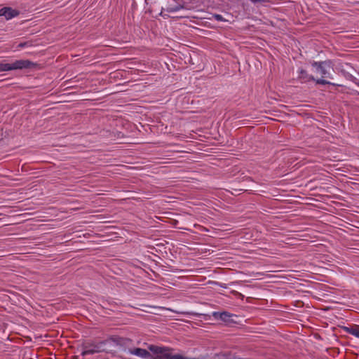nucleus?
<instances>
[{
  "instance_id": "obj_1",
  "label": "nucleus",
  "mask_w": 359,
  "mask_h": 359,
  "mask_svg": "<svg viewBox=\"0 0 359 359\" xmlns=\"http://www.w3.org/2000/svg\"><path fill=\"white\" fill-rule=\"evenodd\" d=\"M108 343V340H104L99 342L87 341L82 344L83 351L81 355L85 356L86 355H93L101 352H109V350L104 348V346Z\"/></svg>"
},
{
  "instance_id": "obj_2",
  "label": "nucleus",
  "mask_w": 359,
  "mask_h": 359,
  "mask_svg": "<svg viewBox=\"0 0 359 359\" xmlns=\"http://www.w3.org/2000/svg\"><path fill=\"white\" fill-rule=\"evenodd\" d=\"M35 66V64L28 60H16L13 64L0 62V72L14 69H30Z\"/></svg>"
},
{
  "instance_id": "obj_3",
  "label": "nucleus",
  "mask_w": 359,
  "mask_h": 359,
  "mask_svg": "<svg viewBox=\"0 0 359 359\" xmlns=\"http://www.w3.org/2000/svg\"><path fill=\"white\" fill-rule=\"evenodd\" d=\"M312 66L316 67L317 72H320L322 77H330L329 72L327 70V67L330 68V61H323V62H313L312 63Z\"/></svg>"
},
{
  "instance_id": "obj_4",
  "label": "nucleus",
  "mask_w": 359,
  "mask_h": 359,
  "mask_svg": "<svg viewBox=\"0 0 359 359\" xmlns=\"http://www.w3.org/2000/svg\"><path fill=\"white\" fill-rule=\"evenodd\" d=\"M20 12L18 10L13 9L11 7H4L0 9V16H4L6 20H10L18 16Z\"/></svg>"
},
{
  "instance_id": "obj_5",
  "label": "nucleus",
  "mask_w": 359,
  "mask_h": 359,
  "mask_svg": "<svg viewBox=\"0 0 359 359\" xmlns=\"http://www.w3.org/2000/svg\"><path fill=\"white\" fill-rule=\"evenodd\" d=\"M129 353L133 355H137V356L143 358H147L151 355L148 351H147L146 349L141 348H135L130 349Z\"/></svg>"
},
{
  "instance_id": "obj_6",
  "label": "nucleus",
  "mask_w": 359,
  "mask_h": 359,
  "mask_svg": "<svg viewBox=\"0 0 359 359\" xmlns=\"http://www.w3.org/2000/svg\"><path fill=\"white\" fill-rule=\"evenodd\" d=\"M344 330L347 333L359 338V325H354L351 327H346Z\"/></svg>"
},
{
  "instance_id": "obj_7",
  "label": "nucleus",
  "mask_w": 359,
  "mask_h": 359,
  "mask_svg": "<svg viewBox=\"0 0 359 359\" xmlns=\"http://www.w3.org/2000/svg\"><path fill=\"white\" fill-rule=\"evenodd\" d=\"M299 78L300 79H303L304 81H315L314 77L313 76L309 75L307 72L304 69L300 70Z\"/></svg>"
},
{
  "instance_id": "obj_8",
  "label": "nucleus",
  "mask_w": 359,
  "mask_h": 359,
  "mask_svg": "<svg viewBox=\"0 0 359 359\" xmlns=\"http://www.w3.org/2000/svg\"><path fill=\"white\" fill-rule=\"evenodd\" d=\"M213 316L215 318H217L219 316V318H221L222 320H226L227 318L230 317V315L227 312H222V313L215 312V313H213Z\"/></svg>"
},
{
  "instance_id": "obj_9",
  "label": "nucleus",
  "mask_w": 359,
  "mask_h": 359,
  "mask_svg": "<svg viewBox=\"0 0 359 359\" xmlns=\"http://www.w3.org/2000/svg\"><path fill=\"white\" fill-rule=\"evenodd\" d=\"M184 6H181V5H178L177 6H175V7H169L166 10L168 12H175V11H180V9L183 8Z\"/></svg>"
},
{
  "instance_id": "obj_10",
  "label": "nucleus",
  "mask_w": 359,
  "mask_h": 359,
  "mask_svg": "<svg viewBox=\"0 0 359 359\" xmlns=\"http://www.w3.org/2000/svg\"><path fill=\"white\" fill-rule=\"evenodd\" d=\"M316 83H318V84H323V85L330 84V85H333V86L336 85L334 83H331L327 80L323 79H317V80H316Z\"/></svg>"
},
{
  "instance_id": "obj_11",
  "label": "nucleus",
  "mask_w": 359,
  "mask_h": 359,
  "mask_svg": "<svg viewBox=\"0 0 359 359\" xmlns=\"http://www.w3.org/2000/svg\"><path fill=\"white\" fill-rule=\"evenodd\" d=\"M32 46V44L31 41H26V42L19 43L18 47V48H24L26 46Z\"/></svg>"
},
{
  "instance_id": "obj_12",
  "label": "nucleus",
  "mask_w": 359,
  "mask_h": 359,
  "mask_svg": "<svg viewBox=\"0 0 359 359\" xmlns=\"http://www.w3.org/2000/svg\"><path fill=\"white\" fill-rule=\"evenodd\" d=\"M253 4L269 2V0H250Z\"/></svg>"
},
{
  "instance_id": "obj_13",
  "label": "nucleus",
  "mask_w": 359,
  "mask_h": 359,
  "mask_svg": "<svg viewBox=\"0 0 359 359\" xmlns=\"http://www.w3.org/2000/svg\"><path fill=\"white\" fill-rule=\"evenodd\" d=\"M214 18L218 21H222L223 20V17L221 15H219V14H215L214 15Z\"/></svg>"
},
{
  "instance_id": "obj_14",
  "label": "nucleus",
  "mask_w": 359,
  "mask_h": 359,
  "mask_svg": "<svg viewBox=\"0 0 359 359\" xmlns=\"http://www.w3.org/2000/svg\"><path fill=\"white\" fill-rule=\"evenodd\" d=\"M108 340V342L109 341H114L115 343H118V338L116 337H111L109 339H107Z\"/></svg>"
},
{
  "instance_id": "obj_15",
  "label": "nucleus",
  "mask_w": 359,
  "mask_h": 359,
  "mask_svg": "<svg viewBox=\"0 0 359 359\" xmlns=\"http://www.w3.org/2000/svg\"><path fill=\"white\" fill-rule=\"evenodd\" d=\"M352 81L359 87V80L358 79H357L356 78L354 77L352 79Z\"/></svg>"
}]
</instances>
